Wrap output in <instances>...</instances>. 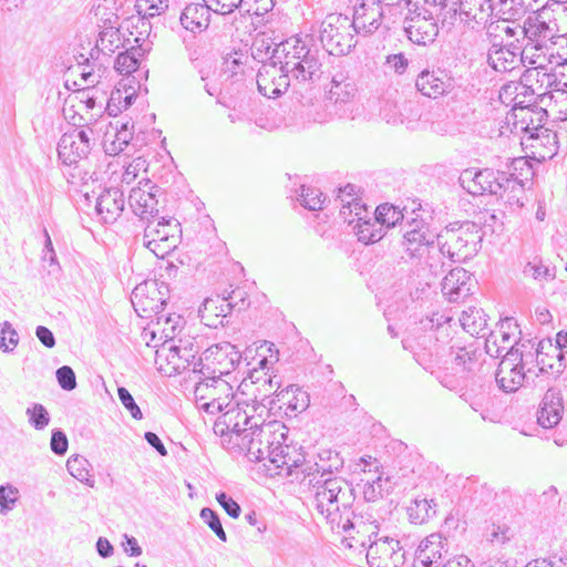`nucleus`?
<instances>
[{
  "label": "nucleus",
  "mask_w": 567,
  "mask_h": 567,
  "mask_svg": "<svg viewBox=\"0 0 567 567\" xmlns=\"http://www.w3.org/2000/svg\"><path fill=\"white\" fill-rule=\"evenodd\" d=\"M320 462L316 463V473H312L310 484L315 487V502L317 511L332 525L350 533L367 536L370 544L378 539L379 525L377 520H364L351 512L354 502L352 486L344 478L332 476L333 471L342 466V460L333 451H323L319 454Z\"/></svg>",
  "instance_id": "f257e3e1"
},
{
  "label": "nucleus",
  "mask_w": 567,
  "mask_h": 567,
  "mask_svg": "<svg viewBox=\"0 0 567 567\" xmlns=\"http://www.w3.org/2000/svg\"><path fill=\"white\" fill-rule=\"evenodd\" d=\"M281 65L295 90H308L323 75V55L311 35H292L277 44L269 56Z\"/></svg>",
  "instance_id": "f03ea898"
},
{
  "label": "nucleus",
  "mask_w": 567,
  "mask_h": 567,
  "mask_svg": "<svg viewBox=\"0 0 567 567\" xmlns=\"http://www.w3.org/2000/svg\"><path fill=\"white\" fill-rule=\"evenodd\" d=\"M246 393L240 392L229 408H226L214 423V432L217 435L235 436L239 441L249 430L257 427L267 417V410L264 406L254 408Z\"/></svg>",
  "instance_id": "7ed1b4c3"
},
{
  "label": "nucleus",
  "mask_w": 567,
  "mask_h": 567,
  "mask_svg": "<svg viewBox=\"0 0 567 567\" xmlns=\"http://www.w3.org/2000/svg\"><path fill=\"white\" fill-rule=\"evenodd\" d=\"M436 238L442 255L453 262H463L477 254L483 235L476 224L466 221L457 227H446Z\"/></svg>",
  "instance_id": "20e7f679"
},
{
  "label": "nucleus",
  "mask_w": 567,
  "mask_h": 567,
  "mask_svg": "<svg viewBox=\"0 0 567 567\" xmlns=\"http://www.w3.org/2000/svg\"><path fill=\"white\" fill-rule=\"evenodd\" d=\"M567 31V8L560 4H546L529 16L522 27L526 41L556 42Z\"/></svg>",
  "instance_id": "39448f33"
},
{
  "label": "nucleus",
  "mask_w": 567,
  "mask_h": 567,
  "mask_svg": "<svg viewBox=\"0 0 567 567\" xmlns=\"http://www.w3.org/2000/svg\"><path fill=\"white\" fill-rule=\"evenodd\" d=\"M190 379L196 383L194 395L197 406L209 414L223 412L240 395L235 393L230 383L220 377L197 375Z\"/></svg>",
  "instance_id": "423d86ee"
},
{
  "label": "nucleus",
  "mask_w": 567,
  "mask_h": 567,
  "mask_svg": "<svg viewBox=\"0 0 567 567\" xmlns=\"http://www.w3.org/2000/svg\"><path fill=\"white\" fill-rule=\"evenodd\" d=\"M354 28L349 17L331 13L321 22L319 38L331 55H344L354 48Z\"/></svg>",
  "instance_id": "0eeeda50"
},
{
  "label": "nucleus",
  "mask_w": 567,
  "mask_h": 567,
  "mask_svg": "<svg viewBox=\"0 0 567 567\" xmlns=\"http://www.w3.org/2000/svg\"><path fill=\"white\" fill-rule=\"evenodd\" d=\"M464 189L474 196L484 194L502 196L507 189L519 187L513 175L485 168L482 171L465 169L460 176Z\"/></svg>",
  "instance_id": "6e6552de"
},
{
  "label": "nucleus",
  "mask_w": 567,
  "mask_h": 567,
  "mask_svg": "<svg viewBox=\"0 0 567 567\" xmlns=\"http://www.w3.org/2000/svg\"><path fill=\"white\" fill-rule=\"evenodd\" d=\"M143 245L156 257L164 258L179 244L181 224L175 218H154L145 221Z\"/></svg>",
  "instance_id": "1a4fd4ad"
},
{
  "label": "nucleus",
  "mask_w": 567,
  "mask_h": 567,
  "mask_svg": "<svg viewBox=\"0 0 567 567\" xmlns=\"http://www.w3.org/2000/svg\"><path fill=\"white\" fill-rule=\"evenodd\" d=\"M268 360L262 358L259 361V369H254L250 372L249 379L250 384L245 380L240 388L245 390H249L251 393V398H247L249 403L256 406H264L267 410V417L269 416V410L277 405V393L280 392L281 383L276 380V375L269 374L266 371V365Z\"/></svg>",
  "instance_id": "9d476101"
},
{
  "label": "nucleus",
  "mask_w": 567,
  "mask_h": 567,
  "mask_svg": "<svg viewBox=\"0 0 567 567\" xmlns=\"http://www.w3.org/2000/svg\"><path fill=\"white\" fill-rule=\"evenodd\" d=\"M171 339V342L163 346V351H168L166 354L167 364L172 367L175 373L190 371L194 374V378L200 375L198 370L203 362V354L196 359L200 349L196 338L188 336L179 338L177 342L174 341L173 336Z\"/></svg>",
  "instance_id": "9b49d317"
},
{
  "label": "nucleus",
  "mask_w": 567,
  "mask_h": 567,
  "mask_svg": "<svg viewBox=\"0 0 567 567\" xmlns=\"http://www.w3.org/2000/svg\"><path fill=\"white\" fill-rule=\"evenodd\" d=\"M241 360V352L229 342L214 344L203 352L198 372L203 377L229 374Z\"/></svg>",
  "instance_id": "f8f14e48"
},
{
  "label": "nucleus",
  "mask_w": 567,
  "mask_h": 567,
  "mask_svg": "<svg viewBox=\"0 0 567 567\" xmlns=\"http://www.w3.org/2000/svg\"><path fill=\"white\" fill-rule=\"evenodd\" d=\"M341 212L344 223L352 226V230L359 241L363 244H373L381 240L384 236V229L379 225L375 217H370L368 208L363 203L349 202Z\"/></svg>",
  "instance_id": "ddd939ff"
},
{
  "label": "nucleus",
  "mask_w": 567,
  "mask_h": 567,
  "mask_svg": "<svg viewBox=\"0 0 567 567\" xmlns=\"http://www.w3.org/2000/svg\"><path fill=\"white\" fill-rule=\"evenodd\" d=\"M163 194L161 187L150 179H144L132 188L127 203L142 221H150L158 216V204Z\"/></svg>",
  "instance_id": "4468645a"
},
{
  "label": "nucleus",
  "mask_w": 567,
  "mask_h": 567,
  "mask_svg": "<svg viewBox=\"0 0 567 567\" xmlns=\"http://www.w3.org/2000/svg\"><path fill=\"white\" fill-rule=\"evenodd\" d=\"M95 140L92 127L84 126L64 133L58 143V155L65 165L76 164L85 158L91 151V142Z\"/></svg>",
  "instance_id": "2eb2a0df"
},
{
  "label": "nucleus",
  "mask_w": 567,
  "mask_h": 567,
  "mask_svg": "<svg viewBox=\"0 0 567 567\" xmlns=\"http://www.w3.org/2000/svg\"><path fill=\"white\" fill-rule=\"evenodd\" d=\"M405 553L400 542L388 536L374 539L367 550L370 567H400L404 564Z\"/></svg>",
  "instance_id": "dca6fc26"
},
{
  "label": "nucleus",
  "mask_w": 567,
  "mask_h": 567,
  "mask_svg": "<svg viewBox=\"0 0 567 567\" xmlns=\"http://www.w3.org/2000/svg\"><path fill=\"white\" fill-rule=\"evenodd\" d=\"M489 47L487 49V64L496 72L505 73L515 69L520 62L522 49L514 44H503L498 37L487 31Z\"/></svg>",
  "instance_id": "f3484780"
},
{
  "label": "nucleus",
  "mask_w": 567,
  "mask_h": 567,
  "mask_svg": "<svg viewBox=\"0 0 567 567\" xmlns=\"http://www.w3.org/2000/svg\"><path fill=\"white\" fill-rule=\"evenodd\" d=\"M256 82L258 91L269 99L280 96L287 92L289 86H292V81L281 70V65L271 60L259 68Z\"/></svg>",
  "instance_id": "a211bd4d"
},
{
  "label": "nucleus",
  "mask_w": 567,
  "mask_h": 567,
  "mask_svg": "<svg viewBox=\"0 0 567 567\" xmlns=\"http://www.w3.org/2000/svg\"><path fill=\"white\" fill-rule=\"evenodd\" d=\"M385 9L388 8L381 3V0H358L351 20L354 32L367 35L378 30Z\"/></svg>",
  "instance_id": "6ab92c4d"
},
{
  "label": "nucleus",
  "mask_w": 567,
  "mask_h": 567,
  "mask_svg": "<svg viewBox=\"0 0 567 567\" xmlns=\"http://www.w3.org/2000/svg\"><path fill=\"white\" fill-rule=\"evenodd\" d=\"M359 466L365 477L361 478L363 482V497L368 502H375L384 496L391 488L389 477H383L382 472L379 471V462L371 457H361Z\"/></svg>",
  "instance_id": "aec40b11"
},
{
  "label": "nucleus",
  "mask_w": 567,
  "mask_h": 567,
  "mask_svg": "<svg viewBox=\"0 0 567 567\" xmlns=\"http://www.w3.org/2000/svg\"><path fill=\"white\" fill-rule=\"evenodd\" d=\"M434 235L427 228H413L404 234L403 245L406 257L411 260L412 267L419 272H425L422 260L427 252L434 251Z\"/></svg>",
  "instance_id": "412c9836"
},
{
  "label": "nucleus",
  "mask_w": 567,
  "mask_h": 567,
  "mask_svg": "<svg viewBox=\"0 0 567 567\" xmlns=\"http://www.w3.org/2000/svg\"><path fill=\"white\" fill-rule=\"evenodd\" d=\"M519 333L518 324L513 318L501 320L497 329L485 339V353L492 358L501 357L503 351L507 352L512 344L517 343V334Z\"/></svg>",
  "instance_id": "4be33fe9"
},
{
  "label": "nucleus",
  "mask_w": 567,
  "mask_h": 567,
  "mask_svg": "<svg viewBox=\"0 0 567 567\" xmlns=\"http://www.w3.org/2000/svg\"><path fill=\"white\" fill-rule=\"evenodd\" d=\"M417 91L430 99L450 94L454 89V79L442 69L423 70L415 80Z\"/></svg>",
  "instance_id": "5701e85b"
},
{
  "label": "nucleus",
  "mask_w": 567,
  "mask_h": 567,
  "mask_svg": "<svg viewBox=\"0 0 567 567\" xmlns=\"http://www.w3.org/2000/svg\"><path fill=\"white\" fill-rule=\"evenodd\" d=\"M152 41H145L136 47L118 53L114 69L118 74L132 75L138 82L147 78L148 70L141 66V58L152 50Z\"/></svg>",
  "instance_id": "b1692460"
},
{
  "label": "nucleus",
  "mask_w": 567,
  "mask_h": 567,
  "mask_svg": "<svg viewBox=\"0 0 567 567\" xmlns=\"http://www.w3.org/2000/svg\"><path fill=\"white\" fill-rule=\"evenodd\" d=\"M447 550L446 538L441 533H433L421 540L417 546L413 567H439Z\"/></svg>",
  "instance_id": "393cba45"
},
{
  "label": "nucleus",
  "mask_w": 567,
  "mask_h": 567,
  "mask_svg": "<svg viewBox=\"0 0 567 567\" xmlns=\"http://www.w3.org/2000/svg\"><path fill=\"white\" fill-rule=\"evenodd\" d=\"M515 358H517L516 352H506L495 375L498 388L506 393L516 392L523 386L527 378L526 372L522 370L523 368L515 362Z\"/></svg>",
  "instance_id": "a878e982"
},
{
  "label": "nucleus",
  "mask_w": 567,
  "mask_h": 567,
  "mask_svg": "<svg viewBox=\"0 0 567 567\" xmlns=\"http://www.w3.org/2000/svg\"><path fill=\"white\" fill-rule=\"evenodd\" d=\"M442 352V346L435 344L434 348L414 351V359L424 370L434 375L442 386L455 390L456 380L441 370Z\"/></svg>",
  "instance_id": "bb28decb"
},
{
  "label": "nucleus",
  "mask_w": 567,
  "mask_h": 567,
  "mask_svg": "<svg viewBox=\"0 0 567 567\" xmlns=\"http://www.w3.org/2000/svg\"><path fill=\"white\" fill-rule=\"evenodd\" d=\"M494 11V0H452L447 13H458L463 21L482 24Z\"/></svg>",
  "instance_id": "cd10ccee"
},
{
  "label": "nucleus",
  "mask_w": 567,
  "mask_h": 567,
  "mask_svg": "<svg viewBox=\"0 0 567 567\" xmlns=\"http://www.w3.org/2000/svg\"><path fill=\"white\" fill-rule=\"evenodd\" d=\"M404 31L413 43L426 45L435 40L439 28L433 18L416 14L405 18Z\"/></svg>",
  "instance_id": "c85d7f7f"
},
{
  "label": "nucleus",
  "mask_w": 567,
  "mask_h": 567,
  "mask_svg": "<svg viewBox=\"0 0 567 567\" xmlns=\"http://www.w3.org/2000/svg\"><path fill=\"white\" fill-rule=\"evenodd\" d=\"M556 42H530L526 41L520 52V62L538 68H548L554 62L558 64Z\"/></svg>",
  "instance_id": "c756f323"
},
{
  "label": "nucleus",
  "mask_w": 567,
  "mask_h": 567,
  "mask_svg": "<svg viewBox=\"0 0 567 567\" xmlns=\"http://www.w3.org/2000/svg\"><path fill=\"white\" fill-rule=\"evenodd\" d=\"M564 413L563 396L557 388H549L545 393L537 413V422L545 429L556 426Z\"/></svg>",
  "instance_id": "7c9ffc66"
},
{
  "label": "nucleus",
  "mask_w": 567,
  "mask_h": 567,
  "mask_svg": "<svg viewBox=\"0 0 567 567\" xmlns=\"http://www.w3.org/2000/svg\"><path fill=\"white\" fill-rule=\"evenodd\" d=\"M555 82V74L548 68H538L530 65L520 76V89L524 94L542 96L548 93L549 87Z\"/></svg>",
  "instance_id": "2f4dec72"
},
{
  "label": "nucleus",
  "mask_w": 567,
  "mask_h": 567,
  "mask_svg": "<svg viewBox=\"0 0 567 567\" xmlns=\"http://www.w3.org/2000/svg\"><path fill=\"white\" fill-rule=\"evenodd\" d=\"M235 308V303L227 301L219 295L206 298L199 308L202 322L210 328L224 326L225 318Z\"/></svg>",
  "instance_id": "473e14b6"
},
{
  "label": "nucleus",
  "mask_w": 567,
  "mask_h": 567,
  "mask_svg": "<svg viewBox=\"0 0 567 567\" xmlns=\"http://www.w3.org/2000/svg\"><path fill=\"white\" fill-rule=\"evenodd\" d=\"M124 205L123 192L118 188H109L97 197L95 210L105 224H112L121 216Z\"/></svg>",
  "instance_id": "72a5a7b5"
},
{
  "label": "nucleus",
  "mask_w": 567,
  "mask_h": 567,
  "mask_svg": "<svg viewBox=\"0 0 567 567\" xmlns=\"http://www.w3.org/2000/svg\"><path fill=\"white\" fill-rule=\"evenodd\" d=\"M471 275L464 268L456 267L449 271L442 281V292L451 302H456L470 295Z\"/></svg>",
  "instance_id": "f704fd0d"
},
{
  "label": "nucleus",
  "mask_w": 567,
  "mask_h": 567,
  "mask_svg": "<svg viewBox=\"0 0 567 567\" xmlns=\"http://www.w3.org/2000/svg\"><path fill=\"white\" fill-rule=\"evenodd\" d=\"M210 11L212 9L208 8V3H189L181 13V24L187 31L200 33L209 25Z\"/></svg>",
  "instance_id": "c9c22d12"
},
{
  "label": "nucleus",
  "mask_w": 567,
  "mask_h": 567,
  "mask_svg": "<svg viewBox=\"0 0 567 567\" xmlns=\"http://www.w3.org/2000/svg\"><path fill=\"white\" fill-rule=\"evenodd\" d=\"M358 89L352 79L343 72H337L332 75L331 85L328 91V97L334 103H348L357 95Z\"/></svg>",
  "instance_id": "e433bc0d"
},
{
  "label": "nucleus",
  "mask_w": 567,
  "mask_h": 567,
  "mask_svg": "<svg viewBox=\"0 0 567 567\" xmlns=\"http://www.w3.org/2000/svg\"><path fill=\"white\" fill-rule=\"evenodd\" d=\"M450 320L451 319L449 317L439 312H435L431 317L422 320V327L426 330V332L419 337L417 348H412V351H421L424 348L430 349L434 348L435 344H439L435 331L446 328L445 326L450 322Z\"/></svg>",
  "instance_id": "4c0bfd02"
},
{
  "label": "nucleus",
  "mask_w": 567,
  "mask_h": 567,
  "mask_svg": "<svg viewBox=\"0 0 567 567\" xmlns=\"http://www.w3.org/2000/svg\"><path fill=\"white\" fill-rule=\"evenodd\" d=\"M461 399L470 405L474 412H478L483 421L497 422V416L488 408L489 395L480 386L478 391L467 389L460 395Z\"/></svg>",
  "instance_id": "58836bf2"
},
{
  "label": "nucleus",
  "mask_w": 567,
  "mask_h": 567,
  "mask_svg": "<svg viewBox=\"0 0 567 567\" xmlns=\"http://www.w3.org/2000/svg\"><path fill=\"white\" fill-rule=\"evenodd\" d=\"M277 404L281 409L282 404L287 405V411L290 412H302L305 411L310 402L309 394L301 388L291 384L277 393Z\"/></svg>",
  "instance_id": "ea45409f"
},
{
  "label": "nucleus",
  "mask_w": 567,
  "mask_h": 567,
  "mask_svg": "<svg viewBox=\"0 0 567 567\" xmlns=\"http://www.w3.org/2000/svg\"><path fill=\"white\" fill-rule=\"evenodd\" d=\"M256 429L249 430L236 444L247 450V456L250 461L260 462L267 460L271 449L265 442V439L255 435Z\"/></svg>",
  "instance_id": "a19ab883"
},
{
  "label": "nucleus",
  "mask_w": 567,
  "mask_h": 567,
  "mask_svg": "<svg viewBox=\"0 0 567 567\" xmlns=\"http://www.w3.org/2000/svg\"><path fill=\"white\" fill-rule=\"evenodd\" d=\"M266 419H262L260 425H257L255 435L261 436L265 439V442L269 444L270 449L274 450L276 445L284 444L287 441V427L282 422L279 421H270L266 422Z\"/></svg>",
  "instance_id": "79ce46f5"
},
{
  "label": "nucleus",
  "mask_w": 567,
  "mask_h": 567,
  "mask_svg": "<svg viewBox=\"0 0 567 567\" xmlns=\"http://www.w3.org/2000/svg\"><path fill=\"white\" fill-rule=\"evenodd\" d=\"M451 354L455 364L467 372L478 371L484 362V353L473 346L457 348L455 351L452 350Z\"/></svg>",
  "instance_id": "37998d69"
},
{
  "label": "nucleus",
  "mask_w": 567,
  "mask_h": 567,
  "mask_svg": "<svg viewBox=\"0 0 567 567\" xmlns=\"http://www.w3.org/2000/svg\"><path fill=\"white\" fill-rule=\"evenodd\" d=\"M146 292H153L156 293V284L155 282H144L142 285H138L135 287V289L132 292V303L137 310V307L141 306L143 311H146L147 309L158 311L162 309V306L164 302L159 299L155 298H148L145 296Z\"/></svg>",
  "instance_id": "c03bdc74"
},
{
  "label": "nucleus",
  "mask_w": 567,
  "mask_h": 567,
  "mask_svg": "<svg viewBox=\"0 0 567 567\" xmlns=\"http://www.w3.org/2000/svg\"><path fill=\"white\" fill-rule=\"evenodd\" d=\"M463 329L471 336L480 334L487 326L486 317L482 309L470 307L460 317Z\"/></svg>",
  "instance_id": "a18cd8bd"
},
{
  "label": "nucleus",
  "mask_w": 567,
  "mask_h": 567,
  "mask_svg": "<svg viewBox=\"0 0 567 567\" xmlns=\"http://www.w3.org/2000/svg\"><path fill=\"white\" fill-rule=\"evenodd\" d=\"M523 348H526V346L524 343L519 346L517 342L516 344H512L507 351V352H516L517 358H515L516 359L515 362H517L519 364V367L523 368L522 370L524 372H526L527 375H528V373H532L533 372L532 365L536 360L537 363L540 364L539 370L546 371V368H548V362H546L543 357L540 359H538L539 355H542V353L534 352L532 349L528 351H524Z\"/></svg>",
  "instance_id": "49530a36"
},
{
  "label": "nucleus",
  "mask_w": 567,
  "mask_h": 567,
  "mask_svg": "<svg viewBox=\"0 0 567 567\" xmlns=\"http://www.w3.org/2000/svg\"><path fill=\"white\" fill-rule=\"evenodd\" d=\"M433 499L415 498L408 507L409 519L413 524H423L435 515Z\"/></svg>",
  "instance_id": "de8ad7c7"
},
{
  "label": "nucleus",
  "mask_w": 567,
  "mask_h": 567,
  "mask_svg": "<svg viewBox=\"0 0 567 567\" xmlns=\"http://www.w3.org/2000/svg\"><path fill=\"white\" fill-rule=\"evenodd\" d=\"M90 466L89 461L81 455H73L66 462V468L74 478L93 487L94 480L90 474Z\"/></svg>",
  "instance_id": "09e8293b"
},
{
  "label": "nucleus",
  "mask_w": 567,
  "mask_h": 567,
  "mask_svg": "<svg viewBox=\"0 0 567 567\" xmlns=\"http://www.w3.org/2000/svg\"><path fill=\"white\" fill-rule=\"evenodd\" d=\"M494 10L503 22L515 21L525 13L523 0L494 1Z\"/></svg>",
  "instance_id": "8fccbe9b"
},
{
  "label": "nucleus",
  "mask_w": 567,
  "mask_h": 567,
  "mask_svg": "<svg viewBox=\"0 0 567 567\" xmlns=\"http://www.w3.org/2000/svg\"><path fill=\"white\" fill-rule=\"evenodd\" d=\"M250 56L247 51H234L224 56L223 72L228 78H234L244 72Z\"/></svg>",
  "instance_id": "3c124183"
},
{
  "label": "nucleus",
  "mask_w": 567,
  "mask_h": 567,
  "mask_svg": "<svg viewBox=\"0 0 567 567\" xmlns=\"http://www.w3.org/2000/svg\"><path fill=\"white\" fill-rule=\"evenodd\" d=\"M421 267L425 268V272H419L416 267H412L411 271L424 280H431L437 278L443 272L444 264L434 250L425 255Z\"/></svg>",
  "instance_id": "603ef678"
},
{
  "label": "nucleus",
  "mask_w": 567,
  "mask_h": 567,
  "mask_svg": "<svg viewBox=\"0 0 567 567\" xmlns=\"http://www.w3.org/2000/svg\"><path fill=\"white\" fill-rule=\"evenodd\" d=\"M134 7L138 16L155 18L168 10L169 0H136Z\"/></svg>",
  "instance_id": "864d4df0"
},
{
  "label": "nucleus",
  "mask_w": 567,
  "mask_h": 567,
  "mask_svg": "<svg viewBox=\"0 0 567 567\" xmlns=\"http://www.w3.org/2000/svg\"><path fill=\"white\" fill-rule=\"evenodd\" d=\"M133 127L128 122L123 123L120 128L116 127L114 140L109 145L105 144V152L113 155L121 153L133 137Z\"/></svg>",
  "instance_id": "5fc2aeb1"
},
{
  "label": "nucleus",
  "mask_w": 567,
  "mask_h": 567,
  "mask_svg": "<svg viewBox=\"0 0 567 567\" xmlns=\"http://www.w3.org/2000/svg\"><path fill=\"white\" fill-rule=\"evenodd\" d=\"M374 217L382 228L389 229L403 219V214L393 205L383 204L378 206Z\"/></svg>",
  "instance_id": "6e6d98bb"
},
{
  "label": "nucleus",
  "mask_w": 567,
  "mask_h": 567,
  "mask_svg": "<svg viewBox=\"0 0 567 567\" xmlns=\"http://www.w3.org/2000/svg\"><path fill=\"white\" fill-rule=\"evenodd\" d=\"M25 414L31 426L38 431L44 430L50 423V414L44 405L33 403L27 408Z\"/></svg>",
  "instance_id": "4d7b16f0"
},
{
  "label": "nucleus",
  "mask_w": 567,
  "mask_h": 567,
  "mask_svg": "<svg viewBox=\"0 0 567 567\" xmlns=\"http://www.w3.org/2000/svg\"><path fill=\"white\" fill-rule=\"evenodd\" d=\"M326 202V196L323 193L313 187L301 186L300 193V204L308 208L309 210H319L322 209L323 204Z\"/></svg>",
  "instance_id": "13d9d810"
},
{
  "label": "nucleus",
  "mask_w": 567,
  "mask_h": 567,
  "mask_svg": "<svg viewBox=\"0 0 567 567\" xmlns=\"http://www.w3.org/2000/svg\"><path fill=\"white\" fill-rule=\"evenodd\" d=\"M19 491L11 484L0 486V514L7 515L18 502Z\"/></svg>",
  "instance_id": "bf43d9fd"
},
{
  "label": "nucleus",
  "mask_w": 567,
  "mask_h": 567,
  "mask_svg": "<svg viewBox=\"0 0 567 567\" xmlns=\"http://www.w3.org/2000/svg\"><path fill=\"white\" fill-rule=\"evenodd\" d=\"M277 458V468L285 470L288 475L292 474L293 468L301 467L305 462V456L295 446L290 450L289 455L280 456Z\"/></svg>",
  "instance_id": "052dcab7"
},
{
  "label": "nucleus",
  "mask_w": 567,
  "mask_h": 567,
  "mask_svg": "<svg viewBox=\"0 0 567 567\" xmlns=\"http://www.w3.org/2000/svg\"><path fill=\"white\" fill-rule=\"evenodd\" d=\"M200 518L209 526V528L221 540H227V535L223 528L219 516L212 508L205 507L200 511Z\"/></svg>",
  "instance_id": "680f3d73"
},
{
  "label": "nucleus",
  "mask_w": 567,
  "mask_h": 567,
  "mask_svg": "<svg viewBox=\"0 0 567 567\" xmlns=\"http://www.w3.org/2000/svg\"><path fill=\"white\" fill-rule=\"evenodd\" d=\"M19 337L17 331L12 328L8 321L3 322L0 328V348L4 352L13 351L18 346Z\"/></svg>",
  "instance_id": "e2e57ef3"
},
{
  "label": "nucleus",
  "mask_w": 567,
  "mask_h": 567,
  "mask_svg": "<svg viewBox=\"0 0 567 567\" xmlns=\"http://www.w3.org/2000/svg\"><path fill=\"white\" fill-rule=\"evenodd\" d=\"M205 3H208V8L212 9L213 12L221 16L230 14L236 9H240V4H243V0H203Z\"/></svg>",
  "instance_id": "0e129e2a"
},
{
  "label": "nucleus",
  "mask_w": 567,
  "mask_h": 567,
  "mask_svg": "<svg viewBox=\"0 0 567 567\" xmlns=\"http://www.w3.org/2000/svg\"><path fill=\"white\" fill-rule=\"evenodd\" d=\"M567 337L566 332H559L556 337V347L554 348V351L556 353V363L548 362V369H550L554 373L560 374L565 368V364L563 363L564 354L561 352L563 349L567 348Z\"/></svg>",
  "instance_id": "69168bd1"
},
{
  "label": "nucleus",
  "mask_w": 567,
  "mask_h": 567,
  "mask_svg": "<svg viewBox=\"0 0 567 567\" xmlns=\"http://www.w3.org/2000/svg\"><path fill=\"white\" fill-rule=\"evenodd\" d=\"M275 6V0H243L240 9L247 13L262 16L270 11Z\"/></svg>",
  "instance_id": "338daca9"
},
{
  "label": "nucleus",
  "mask_w": 567,
  "mask_h": 567,
  "mask_svg": "<svg viewBox=\"0 0 567 567\" xmlns=\"http://www.w3.org/2000/svg\"><path fill=\"white\" fill-rule=\"evenodd\" d=\"M117 395L121 403L130 412L133 419L141 420L143 417L140 406L136 404L134 398L126 388L120 386L117 389Z\"/></svg>",
  "instance_id": "774afa93"
}]
</instances>
